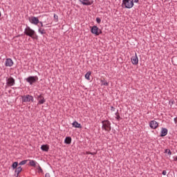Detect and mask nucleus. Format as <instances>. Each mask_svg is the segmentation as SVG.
Wrapping results in <instances>:
<instances>
[{
    "label": "nucleus",
    "instance_id": "28",
    "mask_svg": "<svg viewBox=\"0 0 177 177\" xmlns=\"http://www.w3.org/2000/svg\"><path fill=\"white\" fill-rule=\"evenodd\" d=\"M86 154H91V156H95L96 152L86 151Z\"/></svg>",
    "mask_w": 177,
    "mask_h": 177
},
{
    "label": "nucleus",
    "instance_id": "35",
    "mask_svg": "<svg viewBox=\"0 0 177 177\" xmlns=\"http://www.w3.org/2000/svg\"><path fill=\"white\" fill-rule=\"evenodd\" d=\"M39 24H41V27L40 28L44 27V23H42V21H39Z\"/></svg>",
    "mask_w": 177,
    "mask_h": 177
},
{
    "label": "nucleus",
    "instance_id": "12",
    "mask_svg": "<svg viewBox=\"0 0 177 177\" xmlns=\"http://www.w3.org/2000/svg\"><path fill=\"white\" fill-rule=\"evenodd\" d=\"M131 62L132 64H134L135 66H136V64H138L139 59L138 58V55L136 53L135 54V56H133L131 57Z\"/></svg>",
    "mask_w": 177,
    "mask_h": 177
},
{
    "label": "nucleus",
    "instance_id": "19",
    "mask_svg": "<svg viewBox=\"0 0 177 177\" xmlns=\"http://www.w3.org/2000/svg\"><path fill=\"white\" fill-rule=\"evenodd\" d=\"M21 171H23V168L21 167V166L18 167L15 169V174H17V176H19V174H20V172H21Z\"/></svg>",
    "mask_w": 177,
    "mask_h": 177
},
{
    "label": "nucleus",
    "instance_id": "32",
    "mask_svg": "<svg viewBox=\"0 0 177 177\" xmlns=\"http://www.w3.org/2000/svg\"><path fill=\"white\" fill-rule=\"evenodd\" d=\"M111 111H115V108H114V106H111Z\"/></svg>",
    "mask_w": 177,
    "mask_h": 177
},
{
    "label": "nucleus",
    "instance_id": "7",
    "mask_svg": "<svg viewBox=\"0 0 177 177\" xmlns=\"http://www.w3.org/2000/svg\"><path fill=\"white\" fill-rule=\"evenodd\" d=\"M16 84V80L12 77H6L7 86H13Z\"/></svg>",
    "mask_w": 177,
    "mask_h": 177
},
{
    "label": "nucleus",
    "instance_id": "23",
    "mask_svg": "<svg viewBox=\"0 0 177 177\" xmlns=\"http://www.w3.org/2000/svg\"><path fill=\"white\" fill-rule=\"evenodd\" d=\"M12 169H16L17 167H19V162H14L12 165Z\"/></svg>",
    "mask_w": 177,
    "mask_h": 177
},
{
    "label": "nucleus",
    "instance_id": "14",
    "mask_svg": "<svg viewBox=\"0 0 177 177\" xmlns=\"http://www.w3.org/2000/svg\"><path fill=\"white\" fill-rule=\"evenodd\" d=\"M167 133H168V129L162 127L160 132V138H164V136H167Z\"/></svg>",
    "mask_w": 177,
    "mask_h": 177
},
{
    "label": "nucleus",
    "instance_id": "13",
    "mask_svg": "<svg viewBox=\"0 0 177 177\" xmlns=\"http://www.w3.org/2000/svg\"><path fill=\"white\" fill-rule=\"evenodd\" d=\"M13 64H14V63H13V60H12V59L7 58L6 59V63H5L6 67H12V66H13Z\"/></svg>",
    "mask_w": 177,
    "mask_h": 177
},
{
    "label": "nucleus",
    "instance_id": "38",
    "mask_svg": "<svg viewBox=\"0 0 177 177\" xmlns=\"http://www.w3.org/2000/svg\"><path fill=\"white\" fill-rule=\"evenodd\" d=\"M174 161H177V156H174Z\"/></svg>",
    "mask_w": 177,
    "mask_h": 177
},
{
    "label": "nucleus",
    "instance_id": "11",
    "mask_svg": "<svg viewBox=\"0 0 177 177\" xmlns=\"http://www.w3.org/2000/svg\"><path fill=\"white\" fill-rule=\"evenodd\" d=\"M149 127L151 129H157V128H158V122L156 120H151L149 122Z\"/></svg>",
    "mask_w": 177,
    "mask_h": 177
},
{
    "label": "nucleus",
    "instance_id": "30",
    "mask_svg": "<svg viewBox=\"0 0 177 177\" xmlns=\"http://www.w3.org/2000/svg\"><path fill=\"white\" fill-rule=\"evenodd\" d=\"M54 19H56V21H59V17L56 14H54Z\"/></svg>",
    "mask_w": 177,
    "mask_h": 177
},
{
    "label": "nucleus",
    "instance_id": "39",
    "mask_svg": "<svg viewBox=\"0 0 177 177\" xmlns=\"http://www.w3.org/2000/svg\"><path fill=\"white\" fill-rule=\"evenodd\" d=\"M44 16H46V15H42V17H44Z\"/></svg>",
    "mask_w": 177,
    "mask_h": 177
},
{
    "label": "nucleus",
    "instance_id": "37",
    "mask_svg": "<svg viewBox=\"0 0 177 177\" xmlns=\"http://www.w3.org/2000/svg\"><path fill=\"white\" fill-rule=\"evenodd\" d=\"M174 122H175V124H176V127H177V117L176 118H174Z\"/></svg>",
    "mask_w": 177,
    "mask_h": 177
},
{
    "label": "nucleus",
    "instance_id": "9",
    "mask_svg": "<svg viewBox=\"0 0 177 177\" xmlns=\"http://www.w3.org/2000/svg\"><path fill=\"white\" fill-rule=\"evenodd\" d=\"M29 21L32 24H35V26H37L39 24V19H38V17H31L29 19Z\"/></svg>",
    "mask_w": 177,
    "mask_h": 177
},
{
    "label": "nucleus",
    "instance_id": "17",
    "mask_svg": "<svg viewBox=\"0 0 177 177\" xmlns=\"http://www.w3.org/2000/svg\"><path fill=\"white\" fill-rule=\"evenodd\" d=\"M64 143L66 145H71V137L68 136L64 140Z\"/></svg>",
    "mask_w": 177,
    "mask_h": 177
},
{
    "label": "nucleus",
    "instance_id": "36",
    "mask_svg": "<svg viewBox=\"0 0 177 177\" xmlns=\"http://www.w3.org/2000/svg\"><path fill=\"white\" fill-rule=\"evenodd\" d=\"M45 177H50V174L49 173H46Z\"/></svg>",
    "mask_w": 177,
    "mask_h": 177
},
{
    "label": "nucleus",
    "instance_id": "21",
    "mask_svg": "<svg viewBox=\"0 0 177 177\" xmlns=\"http://www.w3.org/2000/svg\"><path fill=\"white\" fill-rule=\"evenodd\" d=\"M29 165H30V167H37V161H35L34 160H30Z\"/></svg>",
    "mask_w": 177,
    "mask_h": 177
},
{
    "label": "nucleus",
    "instance_id": "3",
    "mask_svg": "<svg viewBox=\"0 0 177 177\" xmlns=\"http://www.w3.org/2000/svg\"><path fill=\"white\" fill-rule=\"evenodd\" d=\"M102 129L106 131V132H110V131H111V122H110L109 120L102 121Z\"/></svg>",
    "mask_w": 177,
    "mask_h": 177
},
{
    "label": "nucleus",
    "instance_id": "2",
    "mask_svg": "<svg viewBox=\"0 0 177 177\" xmlns=\"http://www.w3.org/2000/svg\"><path fill=\"white\" fill-rule=\"evenodd\" d=\"M133 2L135 3H138L139 0H122V8H124L125 9H131L133 8Z\"/></svg>",
    "mask_w": 177,
    "mask_h": 177
},
{
    "label": "nucleus",
    "instance_id": "5",
    "mask_svg": "<svg viewBox=\"0 0 177 177\" xmlns=\"http://www.w3.org/2000/svg\"><path fill=\"white\" fill-rule=\"evenodd\" d=\"M25 80L26 82H28L30 85H32L33 84H35L37 81H38V76H29L26 78Z\"/></svg>",
    "mask_w": 177,
    "mask_h": 177
},
{
    "label": "nucleus",
    "instance_id": "22",
    "mask_svg": "<svg viewBox=\"0 0 177 177\" xmlns=\"http://www.w3.org/2000/svg\"><path fill=\"white\" fill-rule=\"evenodd\" d=\"M115 115H116L115 119L117 120V121H120V120H122V118H121V116H120V113L118 112V110L115 113Z\"/></svg>",
    "mask_w": 177,
    "mask_h": 177
},
{
    "label": "nucleus",
    "instance_id": "8",
    "mask_svg": "<svg viewBox=\"0 0 177 177\" xmlns=\"http://www.w3.org/2000/svg\"><path fill=\"white\" fill-rule=\"evenodd\" d=\"M79 2L84 5V6H91V5H93V0H79Z\"/></svg>",
    "mask_w": 177,
    "mask_h": 177
},
{
    "label": "nucleus",
    "instance_id": "20",
    "mask_svg": "<svg viewBox=\"0 0 177 177\" xmlns=\"http://www.w3.org/2000/svg\"><path fill=\"white\" fill-rule=\"evenodd\" d=\"M91 74H92V72L88 71L85 75L86 80H88V81H91Z\"/></svg>",
    "mask_w": 177,
    "mask_h": 177
},
{
    "label": "nucleus",
    "instance_id": "24",
    "mask_svg": "<svg viewBox=\"0 0 177 177\" xmlns=\"http://www.w3.org/2000/svg\"><path fill=\"white\" fill-rule=\"evenodd\" d=\"M101 85H104V86H109V82H106V80H101Z\"/></svg>",
    "mask_w": 177,
    "mask_h": 177
},
{
    "label": "nucleus",
    "instance_id": "31",
    "mask_svg": "<svg viewBox=\"0 0 177 177\" xmlns=\"http://www.w3.org/2000/svg\"><path fill=\"white\" fill-rule=\"evenodd\" d=\"M38 172H41L42 174V172H44V170H42V168H41V166L39 165L38 167Z\"/></svg>",
    "mask_w": 177,
    "mask_h": 177
},
{
    "label": "nucleus",
    "instance_id": "1",
    "mask_svg": "<svg viewBox=\"0 0 177 177\" xmlns=\"http://www.w3.org/2000/svg\"><path fill=\"white\" fill-rule=\"evenodd\" d=\"M24 34L25 35H27V37H30L32 39H37V40L38 39V36L37 35V32H35V30L30 28V26H26L24 32Z\"/></svg>",
    "mask_w": 177,
    "mask_h": 177
},
{
    "label": "nucleus",
    "instance_id": "16",
    "mask_svg": "<svg viewBox=\"0 0 177 177\" xmlns=\"http://www.w3.org/2000/svg\"><path fill=\"white\" fill-rule=\"evenodd\" d=\"M41 149L42 150V151H49V145H43L41 146Z\"/></svg>",
    "mask_w": 177,
    "mask_h": 177
},
{
    "label": "nucleus",
    "instance_id": "26",
    "mask_svg": "<svg viewBox=\"0 0 177 177\" xmlns=\"http://www.w3.org/2000/svg\"><path fill=\"white\" fill-rule=\"evenodd\" d=\"M27 160H22L19 163V165H26V164H27Z\"/></svg>",
    "mask_w": 177,
    "mask_h": 177
},
{
    "label": "nucleus",
    "instance_id": "15",
    "mask_svg": "<svg viewBox=\"0 0 177 177\" xmlns=\"http://www.w3.org/2000/svg\"><path fill=\"white\" fill-rule=\"evenodd\" d=\"M72 125L74 128H82V126L81 125V124L78 123V122H77V120H75L73 123Z\"/></svg>",
    "mask_w": 177,
    "mask_h": 177
},
{
    "label": "nucleus",
    "instance_id": "4",
    "mask_svg": "<svg viewBox=\"0 0 177 177\" xmlns=\"http://www.w3.org/2000/svg\"><path fill=\"white\" fill-rule=\"evenodd\" d=\"M91 34H94L95 37H99L100 34H103V32L97 26H93L90 27Z\"/></svg>",
    "mask_w": 177,
    "mask_h": 177
},
{
    "label": "nucleus",
    "instance_id": "33",
    "mask_svg": "<svg viewBox=\"0 0 177 177\" xmlns=\"http://www.w3.org/2000/svg\"><path fill=\"white\" fill-rule=\"evenodd\" d=\"M162 174L165 175V176L167 175V171L163 170L162 172Z\"/></svg>",
    "mask_w": 177,
    "mask_h": 177
},
{
    "label": "nucleus",
    "instance_id": "10",
    "mask_svg": "<svg viewBox=\"0 0 177 177\" xmlns=\"http://www.w3.org/2000/svg\"><path fill=\"white\" fill-rule=\"evenodd\" d=\"M37 100H38L37 104H44L46 102V100L42 95H37Z\"/></svg>",
    "mask_w": 177,
    "mask_h": 177
},
{
    "label": "nucleus",
    "instance_id": "27",
    "mask_svg": "<svg viewBox=\"0 0 177 177\" xmlns=\"http://www.w3.org/2000/svg\"><path fill=\"white\" fill-rule=\"evenodd\" d=\"M165 153H167L169 156H171V154H172V152L171 151V150L168 149L165 150Z\"/></svg>",
    "mask_w": 177,
    "mask_h": 177
},
{
    "label": "nucleus",
    "instance_id": "25",
    "mask_svg": "<svg viewBox=\"0 0 177 177\" xmlns=\"http://www.w3.org/2000/svg\"><path fill=\"white\" fill-rule=\"evenodd\" d=\"M171 62L174 66H177V57H173Z\"/></svg>",
    "mask_w": 177,
    "mask_h": 177
},
{
    "label": "nucleus",
    "instance_id": "34",
    "mask_svg": "<svg viewBox=\"0 0 177 177\" xmlns=\"http://www.w3.org/2000/svg\"><path fill=\"white\" fill-rule=\"evenodd\" d=\"M169 104H175V101H169Z\"/></svg>",
    "mask_w": 177,
    "mask_h": 177
},
{
    "label": "nucleus",
    "instance_id": "18",
    "mask_svg": "<svg viewBox=\"0 0 177 177\" xmlns=\"http://www.w3.org/2000/svg\"><path fill=\"white\" fill-rule=\"evenodd\" d=\"M38 32L41 34V35H44L46 34V30H45V28H39Z\"/></svg>",
    "mask_w": 177,
    "mask_h": 177
},
{
    "label": "nucleus",
    "instance_id": "29",
    "mask_svg": "<svg viewBox=\"0 0 177 177\" xmlns=\"http://www.w3.org/2000/svg\"><path fill=\"white\" fill-rule=\"evenodd\" d=\"M96 21H97V24H100V23H102V19L100 17H97Z\"/></svg>",
    "mask_w": 177,
    "mask_h": 177
},
{
    "label": "nucleus",
    "instance_id": "6",
    "mask_svg": "<svg viewBox=\"0 0 177 177\" xmlns=\"http://www.w3.org/2000/svg\"><path fill=\"white\" fill-rule=\"evenodd\" d=\"M21 99H22V103H27V102H34V97L32 95H30L21 96Z\"/></svg>",
    "mask_w": 177,
    "mask_h": 177
}]
</instances>
